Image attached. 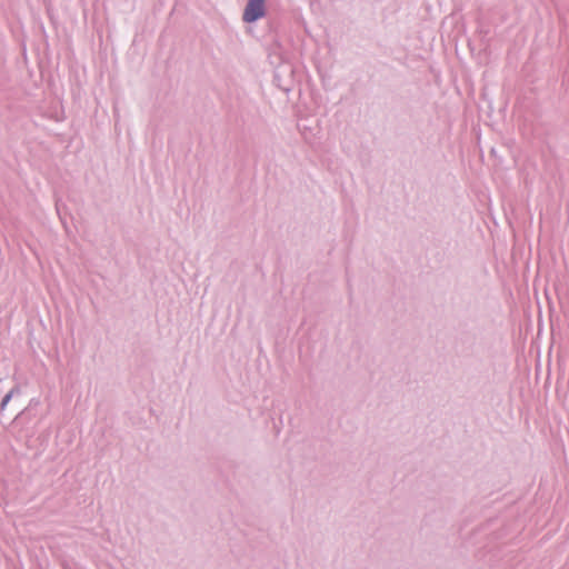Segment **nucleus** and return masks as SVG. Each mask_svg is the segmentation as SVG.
<instances>
[{"instance_id":"1","label":"nucleus","mask_w":569,"mask_h":569,"mask_svg":"<svg viewBox=\"0 0 569 569\" xmlns=\"http://www.w3.org/2000/svg\"><path fill=\"white\" fill-rule=\"evenodd\" d=\"M264 16V0H249L243 12L246 22H253Z\"/></svg>"}]
</instances>
